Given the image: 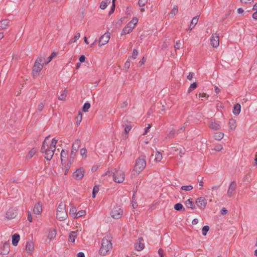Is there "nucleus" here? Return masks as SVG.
<instances>
[{"mask_svg": "<svg viewBox=\"0 0 257 257\" xmlns=\"http://www.w3.org/2000/svg\"><path fill=\"white\" fill-rule=\"evenodd\" d=\"M65 204L60 202L57 207L56 217L60 221H63L67 219L68 215L65 209Z\"/></svg>", "mask_w": 257, "mask_h": 257, "instance_id": "4", "label": "nucleus"}, {"mask_svg": "<svg viewBox=\"0 0 257 257\" xmlns=\"http://www.w3.org/2000/svg\"><path fill=\"white\" fill-rule=\"evenodd\" d=\"M236 184L234 182H232L229 186L227 192V195L228 197H231L234 195L235 193V189Z\"/></svg>", "mask_w": 257, "mask_h": 257, "instance_id": "12", "label": "nucleus"}, {"mask_svg": "<svg viewBox=\"0 0 257 257\" xmlns=\"http://www.w3.org/2000/svg\"><path fill=\"white\" fill-rule=\"evenodd\" d=\"M76 214H77V210H76V207L74 206H72L70 208V210H69L70 215H71L72 216H74V217Z\"/></svg>", "mask_w": 257, "mask_h": 257, "instance_id": "35", "label": "nucleus"}, {"mask_svg": "<svg viewBox=\"0 0 257 257\" xmlns=\"http://www.w3.org/2000/svg\"><path fill=\"white\" fill-rule=\"evenodd\" d=\"M197 87V85L196 82H194L190 85L188 90V93H190L192 91L195 89Z\"/></svg>", "mask_w": 257, "mask_h": 257, "instance_id": "41", "label": "nucleus"}, {"mask_svg": "<svg viewBox=\"0 0 257 257\" xmlns=\"http://www.w3.org/2000/svg\"><path fill=\"white\" fill-rule=\"evenodd\" d=\"M162 158L163 156L162 153L159 151H157L155 154V161L157 162H159L162 160Z\"/></svg>", "mask_w": 257, "mask_h": 257, "instance_id": "29", "label": "nucleus"}, {"mask_svg": "<svg viewBox=\"0 0 257 257\" xmlns=\"http://www.w3.org/2000/svg\"><path fill=\"white\" fill-rule=\"evenodd\" d=\"M174 209L177 211H180L182 209H183V211H185V210L183 207V205L180 203H177L174 205Z\"/></svg>", "mask_w": 257, "mask_h": 257, "instance_id": "38", "label": "nucleus"}, {"mask_svg": "<svg viewBox=\"0 0 257 257\" xmlns=\"http://www.w3.org/2000/svg\"><path fill=\"white\" fill-rule=\"evenodd\" d=\"M82 113L81 112L79 111L77 116L75 118L76 124L77 126H78L80 124V122H81V120H82Z\"/></svg>", "mask_w": 257, "mask_h": 257, "instance_id": "28", "label": "nucleus"}, {"mask_svg": "<svg viewBox=\"0 0 257 257\" xmlns=\"http://www.w3.org/2000/svg\"><path fill=\"white\" fill-rule=\"evenodd\" d=\"M57 54L55 52H53L51 55L48 58L47 61H45V64H47L52 60V59L56 56Z\"/></svg>", "mask_w": 257, "mask_h": 257, "instance_id": "47", "label": "nucleus"}, {"mask_svg": "<svg viewBox=\"0 0 257 257\" xmlns=\"http://www.w3.org/2000/svg\"><path fill=\"white\" fill-rule=\"evenodd\" d=\"M138 53L137 50L134 49L133 52L132 58L134 59H135L137 58V56H138Z\"/></svg>", "mask_w": 257, "mask_h": 257, "instance_id": "59", "label": "nucleus"}, {"mask_svg": "<svg viewBox=\"0 0 257 257\" xmlns=\"http://www.w3.org/2000/svg\"><path fill=\"white\" fill-rule=\"evenodd\" d=\"M125 68L128 69L130 67V60H127L124 63Z\"/></svg>", "mask_w": 257, "mask_h": 257, "instance_id": "62", "label": "nucleus"}, {"mask_svg": "<svg viewBox=\"0 0 257 257\" xmlns=\"http://www.w3.org/2000/svg\"><path fill=\"white\" fill-rule=\"evenodd\" d=\"M228 126L230 131H234L237 127L236 120L233 118L230 119L228 123Z\"/></svg>", "mask_w": 257, "mask_h": 257, "instance_id": "18", "label": "nucleus"}, {"mask_svg": "<svg viewBox=\"0 0 257 257\" xmlns=\"http://www.w3.org/2000/svg\"><path fill=\"white\" fill-rule=\"evenodd\" d=\"M86 214V211L85 210H80L77 212V214L74 217V218H78L80 217L83 216Z\"/></svg>", "mask_w": 257, "mask_h": 257, "instance_id": "43", "label": "nucleus"}, {"mask_svg": "<svg viewBox=\"0 0 257 257\" xmlns=\"http://www.w3.org/2000/svg\"><path fill=\"white\" fill-rule=\"evenodd\" d=\"M134 29V26H130L129 25H127L122 29L121 35H126L131 33Z\"/></svg>", "mask_w": 257, "mask_h": 257, "instance_id": "19", "label": "nucleus"}, {"mask_svg": "<svg viewBox=\"0 0 257 257\" xmlns=\"http://www.w3.org/2000/svg\"><path fill=\"white\" fill-rule=\"evenodd\" d=\"M58 142V140L53 138L51 141V144L49 146L50 148L53 150H56V145Z\"/></svg>", "mask_w": 257, "mask_h": 257, "instance_id": "34", "label": "nucleus"}, {"mask_svg": "<svg viewBox=\"0 0 257 257\" xmlns=\"http://www.w3.org/2000/svg\"><path fill=\"white\" fill-rule=\"evenodd\" d=\"M84 169L79 168L73 173L72 177L76 180H81L84 177Z\"/></svg>", "mask_w": 257, "mask_h": 257, "instance_id": "8", "label": "nucleus"}, {"mask_svg": "<svg viewBox=\"0 0 257 257\" xmlns=\"http://www.w3.org/2000/svg\"><path fill=\"white\" fill-rule=\"evenodd\" d=\"M112 177L114 182L120 183L124 181L125 175L121 170L114 169L112 172Z\"/></svg>", "mask_w": 257, "mask_h": 257, "instance_id": "6", "label": "nucleus"}, {"mask_svg": "<svg viewBox=\"0 0 257 257\" xmlns=\"http://www.w3.org/2000/svg\"><path fill=\"white\" fill-rule=\"evenodd\" d=\"M146 160L145 155H142L136 161L134 171L138 174L142 172L146 167Z\"/></svg>", "mask_w": 257, "mask_h": 257, "instance_id": "3", "label": "nucleus"}, {"mask_svg": "<svg viewBox=\"0 0 257 257\" xmlns=\"http://www.w3.org/2000/svg\"><path fill=\"white\" fill-rule=\"evenodd\" d=\"M222 149V146L221 144H218L213 149V150L217 151H220Z\"/></svg>", "mask_w": 257, "mask_h": 257, "instance_id": "56", "label": "nucleus"}, {"mask_svg": "<svg viewBox=\"0 0 257 257\" xmlns=\"http://www.w3.org/2000/svg\"><path fill=\"white\" fill-rule=\"evenodd\" d=\"M148 1V0H139L138 2V4L141 7H144L147 3Z\"/></svg>", "mask_w": 257, "mask_h": 257, "instance_id": "53", "label": "nucleus"}, {"mask_svg": "<svg viewBox=\"0 0 257 257\" xmlns=\"http://www.w3.org/2000/svg\"><path fill=\"white\" fill-rule=\"evenodd\" d=\"M144 239L143 237H139L135 243V248L137 251H141L145 247V244L143 243Z\"/></svg>", "mask_w": 257, "mask_h": 257, "instance_id": "11", "label": "nucleus"}, {"mask_svg": "<svg viewBox=\"0 0 257 257\" xmlns=\"http://www.w3.org/2000/svg\"><path fill=\"white\" fill-rule=\"evenodd\" d=\"M77 236V231H71L69 233V241L71 242H74L75 239Z\"/></svg>", "mask_w": 257, "mask_h": 257, "instance_id": "23", "label": "nucleus"}, {"mask_svg": "<svg viewBox=\"0 0 257 257\" xmlns=\"http://www.w3.org/2000/svg\"><path fill=\"white\" fill-rule=\"evenodd\" d=\"M110 39V34L109 33H104L99 39V46L101 47L107 44Z\"/></svg>", "mask_w": 257, "mask_h": 257, "instance_id": "10", "label": "nucleus"}, {"mask_svg": "<svg viewBox=\"0 0 257 257\" xmlns=\"http://www.w3.org/2000/svg\"><path fill=\"white\" fill-rule=\"evenodd\" d=\"M98 191H99V187H98V186H95L93 187V191H92V197L93 198L95 197L96 193L98 192Z\"/></svg>", "mask_w": 257, "mask_h": 257, "instance_id": "51", "label": "nucleus"}, {"mask_svg": "<svg viewBox=\"0 0 257 257\" xmlns=\"http://www.w3.org/2000/svg\"><path fill=\"white\" fill-rule=\"evenodd\" d=\"M72 164V163H70L69 162L67 164H66L64 166V175H67Z\"/></svg>", "mask_w": 257, "mask_h": 257, "instance_id": "37", "label": "nucleus"}, {"mask_svg": "<svg viewBox=\"0 0 257 257\" xmlns=\"http://www.w3.org/2000/svg\"><path fill=\"white\" fill-rule=\"evenodd\" d=\"M67 93V91L64 90L61 95L58 97V99L60 100H65Z\"/></svg>", "mask_w": 257, "mask_h": 257, "instance_id": "40", "label": "nucleus"}, {"mask_svg": "<svg viewBox=\"0 0 257 257\" xmlns=\"http://www.w3.org/2000/svg\"><path fill=\"white\" fill-rule=\"evenodd\" d=\"M17 216V210L13 208H10L6 213V217L8 219L14 218Z\"/></svg>", "mask_w": 257, "mask_h": 257, "instance_id": "14", "label": "nucleus"}, {"mask_svg": "<svg viewBox=\"0 0 257 257\" xmlns=\"http://www.w3.org/2000/svg\"><path fill=\"white\" fill-rule=\"evenodd\" d=\"M212 135L213 139L218 141L221 140L224 136V134L219 131L215 132Z\"/></svg>", "mask_w": 257, "mask_h": 257, "instance_id": "15", "label": "nucleus"}, {"mask_svg": "<svg viewBox=\"0 0 257 257\" xmlns=\"http://www.w3.org/2000/svg\"><path fill=\"white\" fill-rule=\"evenodd\" d=\"M194 73L193 72H190L187 76V79L189 80H191L193 77Z\"/></svg>", "mask_w": 257, "mask_h": 257, "instance_id": "63", "label": "nucleus"}, {"mask_svg": "<svg viewBox=\"0 0 257 257\" xmlns=\"http://www.w3.org/2000/svg\"><path fill=\"white\" fill-rule=\"evenodd\" d=\"M49 138V136L45 138L41 149V152L42 153L44 154L45 158L47 160L50 161L52 159L55 150H53L50 148L49 145L47 142V141Z\"/></svg>", "mask_w": 257, "mask_h": 257, "instance_id": "2", "label": "nucleus"}, {"mask_svg": "<svg viewBox=\"0 0 257 257\" xmlns=\"http://www.w3.org/2000/svg\"><path fill=\"white\" fill-rule=\"evenodd\" d=\"M210 42L211 45L214 47L216 48L219 45V34L217 33H214L212 35L211 38L210 39Z\"/></svg>", "mask_w": 257, "mask_h": 257, "instance_id": "9", "label": "nucleus"}, {"mask_svg": "<svg viewBox=\"0 0 257 257\" xmlns=\"http://www.w3.org/2000/svg\"><path fill=\"white\" fill-rule=\"evenodd\" d=\"M180 133V132H178V131H176L175 130H171L168 135V137L169 138H172L174 137L175 134H178Z\"/></svg>", "mask_w": 257, "mask_h": 257, "instance_id": "42", "label": "nucleus"}, {"mask_svg": "<svg viewBox=\"0 0 257 257\" xmlns=\"http://www.w3.org/2000/svg\"><path fill=\"white\" fill-rule=\"evenodd\" d=\"M123 210L119 206H114L110 212V216L114 219H118L121 218Z\"/></svg>", "mask_w": 257, "mask_h": 257, "instance_id": "7", "label": "nucleus"}, {"mask_svg": "<svg viewBox=\"0 0 257 257\" xmlns=\"http://www.w3.org/2000/svg\"><path fill=\"white\" fill-rule=\"evenodd\" d=\"M111 0H106L104 2H102L100 5V8L102 10H104L108 4H110Z\"/></svg>", "mask_w": 257, "mask_h": 257, "instance_id": "31", "label": "nucleus"}, {"mask_svg": "<svg viewBox=\"0 0 257 257\" xmlns=\"http://www.w3.org/2000/svg\"><path fill=\"white\" fill-rule=\"evenodd\" d=\"M115 0H112V7H111V10L109 12V14H110L111 13H113V12L114 11V9H115V4H114V2H115Z\"/></svg>", "mask_w": 257, "mask_h": 257, "instance_id": "60", "label": "nucleus"}, {"mask_svg": "<svg viewBox=\"0 0 257 257\" xmlns=\"http://www.w3.org/2000/svg\"><path fill=\"white\" fill-rule=\"evenodd\" d=\"M210 127H211L212 130H219L221 128V125L218 122H212L211 124H210Z\"/></svg>", "mask_w": 257, "mask_h": 257, "instance_id": "27", "label": "nucleus"}, {"mask_svg": "<svg viewBox=\"0 0 257 257\" xmlns=\"http://www.w3.org/2000/svg\"><path fill=\"white\" fill-rule=\"evenodd\" d=\"M209 231V226L206 225L204 226L202 230V233L203 235H206L207 234V232Z\"/></svg>", "mask_w": 257, "mask_h": 257, "instance_id": "52", "label": "nucleus"}, {"mask_svg": "<svg viewBox=\"0 0 257 257\" xmlns=\"http://www.w3.org/2000/svg\"><path fill=\"white\" fill-rule=\"evenodd\" d=\"M112 249V243L110 237H104L101 241V245L99 250V253L102 256L109 254Z\"/></svg>", "mask_w": 257, "mask_h": 257, "instance_id": "1", "label": "nucleus"}, {"mask_svg": "<svg viewBox=\"0 0 257 257\" xmlns=\"http://www.w3.org/2000/svg\"><path fill=\"white\" fill-rule=\"evenodd\" d=\"M80 37V34L79 33H77L74 38L70 40L68 42V44H71L72 43H75L76 41H77Z\"/></svg>", "mask_w": 257, "mask_h": 257, "instance_id": "33", "label": "nucleus"}, {"mask_svg": "<svg viewBox=\"0 0 257 257\" xmlns=\"http://www.w3.org/2000/svg\"><path fill=\"white\" fill-rule=\"evenodd\" d=\"M198 20H199V16H198L194 17L192 19V20L191 22V23L190 24V26H189L190 30H192L195 27V26L196 25V24H197V23L198 22Z\"/></svg>", "mask_w": 257, "mask_h": 257, "instance_id": "22", "label": "nucleus"}, {"mask_svg": "<svg viewBox=\"0 0 257 257\" xmlns=\"http://www.w3.org/2000/svg\"><path fill=\"white\" fill-rule=\"evenodd\" d=\"M196 203L197 206L200 209H203L205 207L207 204V200L204 197H201L196 200Z\"/></svg>", "mask_w": 257, "mask_h": 257, "instance_id": "13", "label": "nucleus"}, {"mask_svg": "<svg viewBox=\"0 0 257 257\" xmlns=\"http://www.w3.org/2000/svg\"><path fill=\"white\" fill-rule=\"evenodd\" d=\"M228 210L226 209L225 207H222L219 211L220 214L223 216H225L228 213Z\"/></svg>", "mask_w": 257, "mask_h": 257, "instance_id": "49", "label": "nucleus"}, {"mask_svg": "<svg viewBox=\"0 0 257 257\" xmlns=\"http://www.w3.org/2000/svg\"><path fill=\"white\" fill-rule=\"evenodd\" d=\"M20 235L15 233L12 236V244L14 246H17L20 240Z\"/></svg>", "mask_w": 257, "mask_h": 257, "instance_id": "21", "label": "nucleus"}, {"mask_svg": "<svg viewBox=\"0 0 257 257\" xmlns=\"http://www.w3.org/2000/svg\"><path fill=\"white\" fill-rule=\"evenodd\" d=\"M131 128H132V126L131 125L126 126L124 128V131H125V132L126 133V134H128L129 133V132L130 131V130H131Z\"/></svg>", "mask_w": 257, "mask_h": 257, "instance_id": "64", "label": "nucleus"}, {"mask_svg": "<svg viewBox=\"0 0 257 257\" xmlns=\"http://www.w3.org/2000/svg\"><path fill=\"white\" fill-rule=\"evenodd\" d=\"M56 235V231L55 229L50 230L48 234V238L50 239L55 237Z\"/></svg>", "mask_w": 257, "mask_h": 257, "instance_id": "30", "label": "nucleus"}, {"mask_svg": "<svg viewBox=\"0 0 257 257\" xmlns=\"http://www.w3.org/2000/svg\"><path fill=\"white\" fill-rule=\"evenodd\" d=\"M34 247V243L33 242L30 241L27 242L26 246V250L28 253L31 254L33 251Z\"/></svg>", "mask_w": 257, "mask_h": 257, "instance_id": "17", "label": "nucleus"}, {"mask_svg": "<svg viewBox=\"0 0 257 257\" xmlns=\"http://www.w3.org/2000/svg\"><path fill=\"white\" fill-rule=\"evenodd\" d=\"M185 204L188 208L191 209H194L195 208V204L191 199H189L186 200Z\"/></svg>", "mask_w": 257, "mask_h": 257, "instance_id": "24", "label": "nucleus"}, {"mask_svg": "<svg viewBox=\"0 0 257 257\" xmlns=\"http://www.w3.org/2000/svg\"><path fill=\"white\" fill-rule=\"evenodd\" d=\"M87 152V151L85 148H82L80 151V154L81 156L83 158H86L87 157V156H86Z\"/></svg>", "mask_w": 257, "mask_h": 257, "instance_id": "44", "label": "nucleus"}, {"mask_svg": "<svg viewBox=\"0 0 257 257\" xmlns=\"http://www.w3.org/2000/svg\"><path fill=\"white\" fill-rule=\"evenodd\" d=\"M44 108V104L43 103H40L39 104L38 106V109L39 111H42Z\"/></svg>", "mask_w": 257, "mask_h": 257, "instance_id": "61", "label": "nucleus"}, {"mask_svg": "<svg viewBox=\"0 0 257 257\" xmlns=\"http://www.w3.org/2000/svg\"><path fill=\"white\" fill-rule=\"evenodd\" d=\"M81 145V142L80 140H76L72 146V149L73 150L77 151Z\"/></svg>", "mask_w": 257, "mask_h": 257, "instance_id": "26", "label": "nucleus"}, {"mask_svg": "<svg viewBox=\"0 0 257 257\" xmlns=\"http://www.w3.org/2000/svg\"><path fill=\"white\" fill-rule=\"evenodd\" d=\"M132 206L134 208H135L138 206L136 200L135 198V195L134 194L132 198Z\"/></svg>", "mask_w": 257, "mask_h": 257, "instance_id": "55", "label": "nucleus"}, {"mask_svg": "<svg viewBox=\"0 0 257 257\" xmlns=\"http://www.w3.org/2000/svg\"><path fill=\"white\" fill-rule=\"evenodd\" d=\"M138 22V19L136 17H134L133 18L132 21L129 22L127 24L129 25L130 26H134V28L136 27V25L137 24Z\"/></svg>", "mask_w": 257, "mask_h": 257, "instance_id": "36", "label": "nucleus"}, {"mask_svg": "<svg viewBox=\"0 0 257 257\" xmlns=\"http://www.w3.org/2000/svg\"><path fill=\"white\" fill-rule=\"evenodd\" d=\"M178 13V7L177 6H175L172 9L171 12L170 13V15L172 17L174 16Z\"/></svg>", "mask_w": 257, "mask_h": 257, "instance_id": "50", "label": "nucleus"}, {"mask_svg": "<svg viewBox=\"0 0 257 257\" xmlns=\"http://www.w3.org/2000/svg\"><path fill=\"white\" fill-rule=\"evenodd\" d=\"M42 211V205L40 202L36 203L34 207L33 212L35 214L40 215Z\"/></svg>", "mask_w": 257, "mask_h": 257, "instance_id": "16", "label": "nucleus"}, {"mask_svg": "<svg viewBox=\"0 0 257 257\" xmlns=\"http://www.w3.org/2000/svg\"><path fill=\"white\" fill-rule=\"evenodd\" d=\"M199 98H201V100H203V98H207L208 95L206 93H202L198 94Z\"/></svg>", "mask_w": 257, "mask_h": 257, "instance_id": "58", "label": "nucleus"}, {"mask_svg": "<svg viewBox=\"0 0 257 257\" xmlns=\"http://www.w3.org/2000/svg\"><path fill=\"white\" fill-rule=\"evenodd\" d=\"M45 58L42 57H38L36 59L33 68L34 76L38 75L39 74L45 64Z\"/></svg>", "mask_w": 257, "mask_h": 257, "instance_id": "5", "label": "nucleus"}, {"mask_svg": "<svg viewBox=\"0 0 257 257\" xmlns=\"http://www.w3.org/2000/svg\"><path fill=\"white\" fill-rule=\"evenodd\" d=\"M151 126L150 124H148V126L144 128V133L143 134V135H146L149 131V129L151 128Z\"/></svg>", "mask_w": 257, "mask_h": 257, "instance_id": "57", "label": "nucleus"}, {"mask_svg": "<svg viewBox=\"0 0 257 257\" xmlns=\"http://www.w3.org/2000/svg\"><path fill=\"white\" fill-rule=\"evenodd\" d=\"M10 21L9 20L5 19L0 22V28L2 30H6L9 26Z\"/></svg>", "mask_w": 257, "mask_h": 257, "instance_id": "20", "label": "nucleus"}, {"mask_svg": "<svg viewBox=\"0 0 257 257\" xmlns=\"http://www.w3.org/2000/svg\"><path fill=\"white\" fill-rule=\"evenodd\" d=\"M77 152V151L71 150L70 155V158H69V162H70V163L73 162L75 157L76 156Z\"/></svg>", "mask_w": 257, "mask_h": 257, "instance_id": "32", "label": "nucleus"}, {"mask_svg": "<svg viewBox=\"0 0 257 257\" xmlns=\"http://www.w3.org/2000/svg\"><path fill=\"white\" fill-rule=\"evenodd\" d=\"M36 150L35 149H32L31 150H30L27 155V158H32L36 154Z\"/></svg>", "mask_w": 257, "mask_h": 257, "instance_id": "45", "label": "nucleus"}, {"mask_svg": "<svg viewBox=\"0 0 257 257\" xmlns=\"http://www.w3.org/2000/svg\"><path fill=\"white\" fill-rule=\"evenodd\" d=\"M90 107V104L88 102H86L83 106L82 110L84 112L88 111V109Z\"/></svg>", "mask_w": 257, "mask_h": 257, "instance_id": "48", "label": "nucleus"}, {"mask_svg": "<svg viewBox=\"0 0 257 257\" xmlns=\"http://www.w3.org/2000/svg\"><path fill=\"white\" fill-rule=\"evenodd\" d=\"M193 188V186L191 185L182 186L181 187V190L184 191H190Z\"/></svg>", "mask_w": 257, "mask_h": 257, "instance_id": "46", "label": "nucleus"}, {"mask_svg": "<svg viewBox=\"0 0 257 257\" xmlns=\"http://www.w3.org/2000/svg\"><path fill=\"white\" fill-rule=\"evenodd\" d=\"M68 155V151L65 150H62L61 152L60 157H61V161L62 163L64 158L66 157Z\"/></svg>", "mask_w": 257, "mask_h": 257, "instance_id": "39", "label": "nucleus"}, {"mask_svg": "<svg viewBox=\"0 0 257 257\" xmlns=\"http://www.w3.org/2000/svg\"><path fill=\"white\" fill-rule=\"evenodd\" d=\"M241 110V106L239 103L236 104L233 108L232 112L234 115H238Z\"/></svg>", "mask_w": 257, "mask_h": 257, "instance_id": "25", "label": "nucleus"}, {"mask_svg": "<svg viewBox=\"0 0 257 257\" xmlns=\"http://www.w3.org/2000/svg\"><path fill=\"white\" fill-rule=\"evenodd\" d=\"M180 45H181L180 41L179 40L177 41L174 45V48H175V50H179L180 48Z\"/></svg>", "mask_w": 257, "mask_h": 257, "instance_id": "54", "label": "nucleus"}]
</instances>
